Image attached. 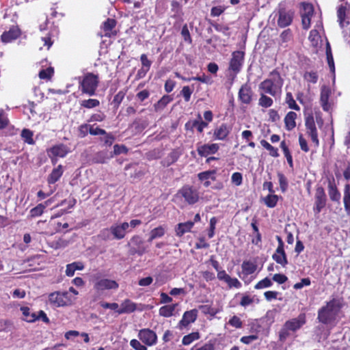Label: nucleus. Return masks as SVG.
Instances as JSON below:
<instances>
[{
  "mask_svg": "<svg viewBox=\"0 0 350 350\" xmlns=\"http://www.w3.org/2000/svg\"><path fill=\"white\" fill-rule=\"evenodd\" d=\"M284 84V79L276 70L271 71L267 79L262 81L258 86L259 91L267 93L271 96H276L281 94Z\"/></svg>",
  "mask_w": 350,
  "mask_h": 350,
  "instance_id": "1",
  "label": "nucleus"
},
{
  "mask_svg": "<svg viewBox=\"0 0 350 350\" xmlns=\"http://www.w3.org/2000/svg\"><path fill=\"white\" fill-rule=\"evenodd\" d=\"M342 308V301L333 298L319 310L318 319L323 324H332L335 322Z\"/></svg>",
  "mask_w": 350,
  "mask_h": 350,
  "instance_id": "2",
  "label": "nucleus"
},
{
  "mask_svg": "<svg viewBox=\"0 0 350 350\" xmlns=\"http://www.w3.org/2000/svg\"><path fill=\"white\" fill-rule=\"evenodd\" d=\"M306 314L304 313L286 321L279 332L280 341L284 342L291 332H295L299 329L306 323Z\"/></svg>",
  "mask_w": 350,
  "mask_h": 350,
  "instance_id": "3",
  "label": "nucleus"
},
{
  "mask_svg": "<svg viewBox=\"0 0 350 350\" xmlns=\"http://www.w3.org/2000/svg\"><path fill=\"white\" fill-rule=\"evenodd\" d=\"M99 79L98 75L92 72L86 73L83 76L79 77V90L83 94L90 96L95 95Z\"/></svg>",
  "mask_w": 350,
  "mask_h": 350,
  "instance_id": "4",
  "label": "nucleus"
},
{
  "mask_svg": "<svg viewBox=\"0 0 350 350\" xmlns=\"http://www.w3.org/2000/svg\"><path fill=\"white\" fill-rule=\"evenodd\" d=\"M94 289L98 293H102L107 290H117L119 287L118 282L113 280L102 278L99 273L92 276Z\"/></svg>",
  "mask_w": 350,
  "mask_h": 350,
  "instance_id": "5",
  "label": "nucleus"
},
{
  "mask_svg": "<svg viewBox=\"0 0 350 350\" xmlns=\"http://www.w3.org/2000/svg\"><path fill=\"white\" fill-rule=\"evenodd\" d=\"M76 298L69 295L68 292L56 291L51 293L49 301L55 307H62L72 305Z\"/></svg>",
  "mask_w": 350,
  "mask_h": 350,
  "instance_id": "6",
  "label": "nucleus"
},
{
  "mask_svg": "<svg viewBox=\"0 0 350 350\" xmlns=\"http://www.w3.org/2000/svg\"><path fill=\"white\" fill-rule=\"evenodd\" d=\"M176 197L183 198L187 204H193L199 200V193L192 187L185 185L178 191Z\"/></svg>",
  "mask_w": 350,
  "mask_h": 350,
  "instance_id": "7",
  "label": "nucleus"
},
{
  "mask_svg": "<svg viewBox=\"0 0 350 350\" xmlns=\"http://www.w3.org/2000/svg\"><path fill=\"white\" fill-rule=\"evenodd\" d=\"M245 53L241 51H237L232 53V58L229 64V70H232L235 75L240 72L243 61Z\"/></svg>",
  "mask_w": 350,
  "mask_h": 350,
  "instance_id": "8",
  "label": "nucleus"
},
{
  "mask_svg": "<svg viewBox=\"0 0 350 350\" xmlns=\"http://www.w3.org/2000/svg\"><path fill=\"white\" fill-rule=\"evenodd\" d=\"M305 125L307 133L311 137V140L316 146H319L318 133L312 114H310L306 118Z\"/></svg>",
  "mask_w": 350,
  "mask_h": 350,
  "instance_id": "9",
  "label": "nucleus"
},
{
  "mask_svg": "<svg viewBox=\"0 0 350 350\" xmlns=\"http://www.w3.org/2000/svg\"><path fill=\"white\" fill-rule=\"evenodd\" d=\"M301 15L302 18V25L304 29H308L310 26L314 8L312 4L308 3H301Z\"/></svg>",
  "mask_w": 350,
  "mask_h": 350,
  "instance_id": "10",
  "label": "nucleus"
},
{
  "mask_svg": "<svg viewBox=\"0 0 350 350\" xmlns=\"http://www.w3.org/2000/svg\"><path fill=\"white\" fill-rule=\"evenodd\" d=\"M138 338L148 346H152L157 343L156 333L150 329H142L139 332Z\"/></svg>",
  "mask_w": 350,
  "mask_h": 350,
  "instance_id": "11",
  "label": "nucleus"
},
{
  "mask_svg": "<svg viewBox=\"0 0 350 350\" xmlns=\"http://www.w3.org/2000/svg\"><path fill=\"white\" fill-rule=\"evenodd\" d=\"M113 239L120 240L124 238L128 232V222L116 223L111 226Z\"/></svg>",
  "mask_w": 350,
  "mask_h": 350,
  "instance_id": "12",
  "label": "nucleus"
},
{
  "mask_svg": "<svg viewBox=\"0 0 350 350\" xmlns=\"http://www.w3.org/2000/svg\"><path fill=\"white\" fill-rule=\"evenodd\" d=\"M198 311L197 309H192L184 312L181 320L179 321L178 327L180 329L187 327L191 323L195 322L198 317Z\"/></svg>",
  "mask_w": 350,
  "mask_h": 350,
  "instance_id": "13",
  "label": "nucleus"
},
{
  "mask_svg": "<svg viewBox=\"0 0 350 350\" xmlns=\"http://www.w3.org/2000/svg\"><path fill=\"white\" fill-rule=\"evenodd\" d=\"M242 271L241 273H239V276L245 282L246 284H249L250 280H247V278L249 275L254 273L256 269V265L250 260L243 261L241 265Z\"/></svg>",
  "mask_w": 350,
  "mask_h": 350,
  "instance_id": "14",
  "label": "nucleus"
},
{
  "mask_svg": "<svg viewBox=\"0 0 350 350\" xmlns=\"http://www.w3.org/2000/svg\"><path fill=\"white\" fill-rule=\"evenodd\" d=\"M322 23L319 22L316 25L315 28L312 29L310 33L308 39L312 46L314 47H318L322 42L320 36V31L322 29Z\"/></svg>",
  "mask_w": 350,
  "mask_h": 350,
  "instance_id": "15",
  "label": "nucleus"
},
{
  "mask_svg": "<svg viewBox=\"0 0 350 350\" xmlns=\"http://www.w3.org/2000/svg\"><path fill=\"white\" fill-rule=\"evenodd\" d=\"M231 131V127L226 124H221L213 131V137L217 140H225Z\"/></svg>",
  "mask_w": 350,
  "mask_h": 350,
  "instance_id": "16",
  "label": "nucleus"
},
{
  "mask_svg": "<svg viewBox=\"0 0 350 350\" xmlns=\"http://www.w3.org/2000/svg\"><path fill=\"white\" fill-rule=\"evenodd\" d=\"M21 35V31L16 26H12L8 31H4L1 35V41L9 43L17 39Z\"/></svg>",
  "mask_w": 350,
  "mask_h": 350,
  "instance_id": "17",
  "label": "nucleus"
},
{
  "mask_svg": "<svg viewBox=\"0 0 350 350\" xmlns=\"http://www.w3.org/2000/svg\"><path fill=\"white\" fill-rule=\"evenodd\" d=\"M326 196L324 190L321 187L317 189L315 194V207L314 211L320 213L322 208L325 206Z\"/></svg>",
  "mask_w": 350,
  "mask_h": 350,
  "instance_id": "18",
  "label": "nucleus"
},
{
  "mask_svg": "<svg viewBox=\"0 0 350 350\" xmlns=\"http://www.w3.org/2000/svg\"><path fill=\"white\" fill-rule=\"evenodd\" d=\"M252 90L248 84L241 86L239 92V98L245 104H250L252 98Z\"/></svg>",
  "mask_w": 350,
  "mask_h": 350,
  "instance_id": "19",
  "label": "nucleus"
},
{
  "mask_svg": "<svg viewBox=\"0 0 350 350\" xmlns=\"http://www.w3.org/2000/svg\"><path fill=\"white\" fill-rule=\"evenodd\" d=\"M218 150L219 146L217 144H204L197 148V151L201 157H207L208 154H215Z\"/></svg>",
  "mask_w": 350,
  "mask_h": 350,
  "instance_id": "20",
  "label": "nucleus"
},
{
  "mask_svg": "<svg viewBox=\"0 0 350 350\" xmlns=\"http://www.w3.org/2000/svg\"><path fill=\"white\" fill-rule=\"evenodd\" d=\"M331 90L328 87L323 86L321 91V104L324 111L331 109V104L328 102Z\"/></svg>",
  "mask_w": 350,
  "mask_h": 350,
  "instance_id": "21",
  "label": "nucleus"
},
{
  "mask_svg": "<svg viewBox=\"0 0 350 350\" xmlns=\"http://www.w3.org/2000/svg\"><path fill=\"white\" fill-rule=\"evenodd\" d=\"M68 152V148L66 145L60 144L53 146L49 150V154L53 157L62 158L66 157Z\"/></svg>",
  "mask_w": 350,
  "mask_h": 350,
  "instance_id": "22",
  "label": "nucleus"
},
{
  "mask_svg": "<svg viewBox=\"0 0 350 350\" xmlns=\"http://www.w3.org/2000/svg\"><path fill=\"white\" fill-rule=\"evenodd\" d=\"M273 259L282 267H285L288 264V260L284 248L281 247L277 248L275 252L273 254Z\"/></svg>",
  "mask_w": 350,
  "mask_h": 350,
  "instance_id": "23",
  "label": "nucleus"
},
{
  "mask_svg": "<svg viewBox=\"0 0 350 350\" xmlns=\"http://www.w3.org/2000/svg\"><path fill=\"white\" fill-rule=\"evenodd\" d=\"M177 306L178 304L165 305L159 308V314L163 317H170L174 314Z\"/></svg>",
  "mask_w": 350,
  "mask_h": 350,
  "instance_id": "24",
  "label": "nucleus"
},
{
  "mask_svg": "<svg viewBox=\"0 0 350 350\" xmlns=\"http://www.w3.org/2000/svg\"><path fill=\"white\" fill-rule=\"evenodd\" d=\"M215 171L211 170V171H205L201 173L198 174V178L201 181H203L204 186L205 187H208L211 185V182L209 181V179H211L214 180L215 179Z\"/></svg>",
  "mask_w": 350,
  "mask_h": 350,
  "instance_id": "25",
  "label": "nucleus"
},
{
  "mask_svg": "<svg viewBox=\"0 0 350 350\" xmlns=\"http://www.w3.org/2000/svg\"><path fill=\"white\" fill-rule=\"evenodd\" d=\"M135 309V304L129 299H126L121 304L120 307H119V309L118 310V313L119 314L130 313L133 312Z\"/></svg>",
  "mask_w": 350,
  "mask_h": 350,
  "instance_id": "26",
  "label": "nucleus"
},
{
  "mask_svg": "<svg viewBox=\"0 0 350 350\" xmlns=\"http://www.w3.org/2000/svg\"><path fill=\"white\" fill-rule=\"evenodd\" d=\"M292 21V16L291 14L286 12L284 10H280L279 12V18L278 23L279 26L285 27L291 24Z\"/></svg>",
  "mask_w": 350,
  "mask_h": 350,
  "instance_id": "27",
  "label": "nucleus"
},
{
  "mask_svg": "<svg viewBox=\"0 0 350 350\" xmlns=\"http://www.w3.org/2000/svg\"><path fill=\"white\" fill-rule=\"evenodd\" d=\"M194 225V222L187 221L180 223L176 228V234L178 237L183 236L185 233L189 232Z\"/></svg>",
  "mask_w": 350,
  "mask_h": 350,
  "instance_id": "28",
  "label": "nucleus"
},
{
  "mask_svg": "<svg viewBox=\"0 0 350 350\" xmlns=\"http://www.w3.org/2000/svg\"><path fill=\"white\" fill-rule=\"evenodd\" d=\"M166 232V227L164 226H159L150 232V237L148 241L151 242L154 239L161 238L164 236Z\"/></svg>",
  "mask_w": 350,
  "mask_h": 350,
  "instance_id": "29",
  "label": "nucleus"
},
{
  "mask_svg": "<svg viewBox=\"0 0 350 350\" xmlns=\"http://www.w3.org/2000/svg\"><path fill=\"white\" fill-rule=\"evenodd\" d=\"M84 265L81 262H74L66 265V274L67 276L72 277L74 275L75 271L83 270Z\"/></svg>",
  "mask_w": 350,
  "mask_h": 350,
  "instance_id": "30",
  "label": "nucleus"
},
{
  "mask_svg": "<svg viewBox=\"0 0 350 350\" xmlns=\"http://www.w3.org/2000/svg\"><path fill=\"white\" fill-rule=\"evenodd\" d=\"M297 118L296 113L293 111L288 112L284 118L286 129L291 131L296 126L295 120Z\"/></svg>",
  "mask_w": 350,
  "mask_h": 350,
  "instance_id": "31",
  "label": "nucleus"
},
{
  "mask_svg": "<svg viewBox=\"0 0 350 350\" xmlns=\"http://www.w3.org/2000/svg\"><path fill=\"white\" fill-rule=\"evenodd\" d=\"M344 208L347 215L350 216V185L347 184L344 188L343 195Z\"/></svg>",
  "mask_w": 350,
  "mask_h": 350,
  "instance_id": "32",
  "label": "nucleus"
},
{
  "mask_svg": "<svg viewBox=\"0 0 350 350\" xmlns=\"http://www.w3.org/2000/svg\"><path fill=\"white\" fill-rule=\"evenodd\" d=\"M63 174L62 165H59L56 168L53 169L48 178V183L49 184H54L56 183Z\"/></svg>",
  "mask_w": 350,
  "mask_h": 350,
  "instance_id": "33",
  "label": "nucleus"
},
{
  "mask_svg": "<svg viewBox=\"0 0 350 350\" xmlns=\"http://www.w3.org/2000/svg\"><path fill=\"white\" fill-rule=\"evenodd\" d=\"M328 194L331 200L339 202L340 199V193L338 190L336 185L329 182L328 185Z\"/></svg>",
  "mask_w": 350,
  "mask_h": 350,
  "instance_id": "34",
  "label": "nucleus"
},
{
  "mask_svg": "<svg viewBox=\"0 0 350 350\" xmlns=\"http://www.w3.org/2000/svg\"><path fill=\"white\" fill-rule=\"evenodd\" d=\"M172 100L170 96H163L157 103L154 104V107L156 111L163 110L167 104Z\"/></svg>",
  "mask_w": 350,
  "mask_h": 350,
  "instance_id": "35",
  "label": "nucleus"
},
{
  "mask_svg": "<svg viewBox=\"0 0 350 350\" xmlns=\"http://www.w3.org/2000/svg\"><path fill=\"white\" fill-rule=\"evenodd\" d=\"M267 93H263L262 92H260V98L258 100V105L262 107H271L273 101L271 98L267 96Z\"/></svg>",
  "mask_w": 350,
  "mask_h": 350,
  "instance_id": "36",
  "label": "nucleus"
},
{
  "mask_svg": "<svg viewBox=\"0 0 350 350\" xmlns=\"http://www.w3.org/2000/svg\"><path fill=\"white\" fill-rule=\"evenodd\" d=\"M180 155V153L178 150H173L166 157L163 161V165L166 166L170 165L178 159Z\"/></svg>",
  "mask_w": 350,
  "mask_h": 350,
  "instance_id": "37",
  "label": "nucleus"
},
{
  "mask_svg": "<svg viewBox=\"0 0 350 350\" xmlns=\"http://www.w3.org/2000/svg\"><path fill=\"white\" fill-rule=\"evenodd\" d=\"M80 105L81 107L87 109H92L99 106L100 101L95 98H89L81 101Z\"/></svg>",
  "mask_w": 350,
  "mask_h": 350,
  "instance_id": "38",
  "label": "nucleus"
},
{
  "mask_svg": "<svg viewBox=\"0 0 350 350\" xmlns=\"http://www.w3.org/2000/svg\"><path fill=\"white\" fill-rule=\"evenodd\" d=\"M326 55H327V64H328L329 68L331 72L334 73L335 66H334V58H333V56L332 54L329 44L328 42H327Z\"/></svg>",
  "mask_w": 350,
  "mask_h": 350,
  "instance_id": "39",
  "label": "nucleus"
},
{
  "mask_svg": "<svg viewBox=\"0 0 350 350\" xmlns=\"http://www.w3.org/2000/svg\"><path fill=\"white\" fill-rule=\"evenodd\" d=\"M260 144L262 147L267 149L269 152V154L273 157H278L279 156L278 148L271 146L269 143H268L266 140L262 139L260 141Z\"/></svg>",
  "mask_w": 350,
  "mask_h": 350,
  "instance_id": "40",
  "label": "nucleus"
},
{
  "mask_svg": "<svg viewBox=\"0 0 350 350\" xmlns=\"http://www.w3.org/2000/svg\"><path fill=\"white\" fill-rule=\"evenodd\" d=\"M200 338V334L198 332H192L188 335L185 336L183 338L182 342L184 345H189L195 340Z\"/></svg>",
  "mask_w": 350,
  "mask_h": 350,
  "instance_id": "41",
  "label": "nucleus"
},
{
  "mask_svg": "<svg viewBox=\"0 0 350 350\" xmlns=\"http://www.w3.org/2000/svg\"><path fill=\"white\" fill-rule=\"evenodd\" d=\"M21 310L24 316V319L27 322H33L37 319L36 315L34 313H31L28 307H21Z\"/></svg>",
  "mask_w": 350,
  "mask_h": 350,
  "instance_id": "42",
  "label": "nucleus"
},
{
  "mask_svg": "<svg viewBox=\"0 0 350 350\" xmlns=\"http://www.w3.org/2000/svg\"><path fill=\"white\" fill-rule=\"evenodd\" d=\"M33 133L29 129H24L22 131L21 133V137L25 141V142L27 143L28 144H33L34 140L33 139Z\"/></svg>",
  "mask_w": 350,
  "mask_h": 350,
  "instance_id": "43",
  "label": "nucleus"
},
{
  "mask_svg": "<svg viewBox=\"0 0 350 350\" xmlns=\"http://www.w3.org/2000/svg\"><path fill=\"white\" fill-rule=\"evenodd\" d=\"M225 283L228 285L229 288H240L241 287V283L239 280L236 278H231L229 275L227 278L224 281Z\"/></svg>",
  "mask_w": 350,
  "mask_h": 350,
  "instance_id": "44",
  "label": "nucleus"
},
{
  "mask_svg": "<svg viewBox=\"0 0 350 350\" xmlns=\"http://www.w3.org/2000/svg\"><path fill=\"white\" fill-rule=\"evenodd\" d=\"M200 310L204 314H210L212 317L215 316L217 313L219 312L218 309L212 308L208 305H202L199 307Z\"/></svg>",
  "mask_w": 350,
  "mask_h": 350,
  "instance_id": "45",
  "label": "nucleus"
},
{
  "mask_svg": "<svg viewBox=\"0 0 350 350\" xmlns=\"http://www.w3.org/2000/svg\"><path fill=\"white\" fill-rule=\"evenodd\" d=\"M278 200V196L274 194H269L264 199L265 204L269 208L275 207L277 204Z\"/></svg>",
  "mask_w": 350,
  "mask_h": 350,
  "instance_id": "46",
  "label": "nucleus"
},
{
  "mask_svg": "<svg viewBox=\"0 0 350 350\" xmlns=\"http://www.w3.org/2000/svg\"><path fill=\"white\" fill-rule=\"evenodd\" d=\"M46 208V205H44L43 204H39L36 207L33 208L30 211V215L32 217H36L40 216L44 209Z\"/></svg>",
  "mask_w": 350,
  "mask_h": 350,
  "instance_id": "47",
  "label": "nucleus"
},
{
  "mask_svg": "<svg viewBox=\"0 0 350 350\" xmlns=\"http://www.w3.org/2000/svg\"><path fill=\"white\" fill-rule=\"evenodd\" d=\"M345 14H346V8L344 6H340L338 8L337 15H338V21L341 27L345 26ZM346 24H348L347 22Z\"/></svg>",
  "mask_w": 350,
  "mask_h": 350,
  "instance_id": "48",
  "label": "nucleus"
},
{
  "mask_svg": "<svg viewBox=\"0 0 350 350\" xmlns=\"http://www.w3.org/2000/svg\"><path fill=\"white\" fill-rule=\"evenodd\" d=\"M304 78L309 83H316L318 80V75L314 71L306 72L304 75Z\"/></svg>",
  "mask_w": 350,
  "mask_h": 350,
  "instance_id": "49",
  "label": "nucleus"
},
{
  "mask_svg": "<svg viewBox=\"0 0 350 350\" xmlns=\"http://www.w3.org/2000/svg\"><path fill=\"white\" fill-rule=\"evenodd\" d=\"M272 282L269 278H265L263 280L259 281L256 285V289H262L271 286Z\"/></svg>",
  "mask_w": 350,
  "mask_h": 350,
  "instance_id": "50",
  "label": "nucleus"
},
{
  "mask_svg": "<svg viewBox=\"0 0 350 350\" xmlns=\"http://www.w3.org/2000/svg\"><path fill=\"white\" fill-rule=\"evenodd\" d=\"M278 181L282 192H285L288 187V181L285 176L282 173L278 174Z\"/></svg>",
  "mask_w": 350,
  "mask_h": 350,
  "instance_id": "51",
  "label": "nucleus"
},
{
  "mask_svg": "<svg viewBox=\"0 0 350 350\" xmlns=\"http://www.w3.org/2000/svg\"><path fill=\"white\" fill-rule=\"evenodd\" d=\"M228 324L237 329L241 328L243 325V323L241 319L235 315H234L230 319Z\"/></svg>",
  "mask_w": 350,
  "mask_h": 350,
  "instance_id": "52",
  "label": "nucleus"
},
{
  "mask_svg": "<svg viewBox=\"0 0 350 350\" xmlns=\"http://www.w3.org/2000/svg\"><path fill=\"white\" fill-rule=\"evenodd\" d=\"M286 102L288 105L289 108L299 111L300 109L295 100L293 99L291 93L286 94Z\"/></svg>",
  "mask_w": 350,
  "mask_h": 350,
  "instance_id": "53",
  "label": "nucleus"
},
{
  "mask_svg": "<svg viewBox=\"0 0 350 350\" xmlns=\"http://www.w3.org/2000/svg\"><path fill=\"white\" fill-rule=\"evenodd\" d=\"M116 25V22L114 19L108 18L103 23L104 31L106 32L111 31L112 29L115 27Z\"/></svg>",
  "mask_w": 350,
  "mask_h": 350,
  "instance_id": "54",
  "label": "nucleus"
},
{
  "mask_svg": "<svg viewBox=\"0 0 350 350\" xmlns=\"http://www.w3.org/2000/svg\"><path fill=\"white\" fill-rule=\"evenodd\" d=\"M53 74V68L51 67L48 68L46 70H42L39 72V77L42 79H49Z\"/></svg>",
  "mask_w": 350,
  "mask_h": 350,
  "instance_id": "55",
  "label": "nucleus"
},
{
  "mask_svg": "<svg viewBox=\"0 0 350 350\" xmlns=\"http://www.w3.org/2000/svg\"><path fill=\"white\" fill-rule=\"evenodd\" d=\"M217 223L216 217H213L210 219V227L208 232V237L209 239L213 237L215 234V226Z\"/></svg>",
  "mask_w": 350,
  "mask_h": 350,
  "instance_id": "56",
  "label": "nucleus"
},
{
  "mask_svg": "<svg viewBox=\"0 0 350 350\" xmlns=\"http://www.w3.org/2000/svg\"><path fill=\"white\" fill-rule=\"evenodd\" d=\"M99 237L103 240L113 239V236L111 232V227L102 230L100 232Z\"/></svg>",
  "mask_w": 350,
  "mask_h": 350,
  "instance_id": "57",
  "label": "nucleus"
},
{
  "mask_svg": "<svg viewBox=\"0 0 350 350\" xmlns=\"http://www.w3.org/2000/svg\"><path fill=\"white\" fill-rule=\"evenodd\" d=\"M231 180L232 183L237 186H239L242 184L243 182L242 174L239 172H234L232 175Z\"/></svg>",
  "mask_w": 350,
  "mask_h": 350,
  "instance_id": "58",
  "label": "nucleus"
},
{
  "mask_svg": "<svg viewBox=\"0 0 350 350\" xmlns=\"http://www.w3.org/2000/svg\"><path fill=\"white\" fill-rule=\"evenodd\" d=\"M140 61L142 62V68H144L146 70H150L152 62L148 59L146 54H142L140 56Z\"/></svg>",
  "mask_w": 350,
  "mask_h": 350,
  "instance_id": "59",
  "label": "nucleus"
},
{
  "mask_svg": "<svg viewBox=\"0 0 350 350\" xmlns=\"http://www.w3.org/2000/svg\"><path fill=\"white\" fill-rule=\"evenodd\" d=\"M100 305L103 308L116 310L117 312L119 309V305L117 303H107L102 301L100 303Z\"/></svg>",
  "mask_w": 350,
  "mask_h": 350,
  "instance_id": "60",
  "label": "nucleus"
},
{
  "mask_svg": "<svg viewBox=\"0 0 350 350\" xmlns=\"http://www.w3.org/2000/svg\"><path fill=\"white\" fill-rule=\"evenodd\" d=\"M191 350H215V347L213 343L207 342L202 346L196 345Z\"/></svg>",
  "mask_w": 350,
  "mask_h": 350,
  "instance_id": "61",
  "label": "nucleus"
},
{
  "mask_svg": "<svg viewBox=\"0 0 350 350\" xmlns=\"http://www.w3.org/2000/svg\"><path fill=\"white\" fill-rule=\"evenodd\" d=\"M181 94L184 97L185 100L188 102L190 100L192 90L189 86H184L181 90Z\"/></svg>",
  "mask_w": 350,
  "mask_h": 350,
  "instance_id": "62",
  "label": "nucleus"
},
{
  "mask_svg": "<svg viewBox=\"0 0 350 350\" xmlns=\"http://www.w3.org/2000/svg\"><path fill=\"white\" fill-rule=\"evenodd\" d=\"M254 302V298L249 295H243L240 301V305L243 307H247Z\"/></svg>",
  "mask_w": 350,
  "mask_h": 350,
  "instance_id": "63",
  "label": "nucleus"
},
{
  "mask_svg": "<svg viewBox=\"0 0 350 350\" xmlns=\"http://www.w3.org/2000/svg\"><path fill=\"white\" fill-rule=\"evenodd\" d=\"M130 345L135 350H147V348L136 339L131 340Z\"/></svg>",
  "mask_w": 350,
  "mask_h": 350,
  "instance_id": "64",
  "label": "nucleus"
}]
</instances>
